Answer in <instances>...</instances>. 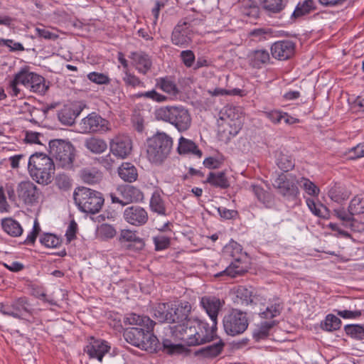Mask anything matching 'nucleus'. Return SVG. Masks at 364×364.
Segmentation results:
<instances>
[{"label":"nucleus","mask_w":364,"mask_h":364,"mask_svg":"<svg viewBox=\"0 0 364 364\" xmlns=\"http://www.w3.org/2000/svg\"><path fill=\"white\" fill-rule=\"evenodd\" d=\"M156 87L169 95L171 99H175L180 93V90L171 77H160L156 80Z\"/></svg>","instance_id":"bb28decb"},{"label":"nucleus","mask_w":364,"mask_h":364,"mask_svg":"<svg viewBox=\"0 0 364 364\" xmlns=\"http://www.w3.org/2000/svg\"><path fill=\"white\" fill-rule=\"evenodd\" d=\"M119 176L125 182L132 183L137 180L138 172L134 164L123 162L117 169Z\"/></svg>","instance_id":"c85d7f7f"},{"label":"nucleus","mask_w":364,"mask_h":364,"mask_svg":"<svg viewBox=\"0 0 364 364\" xmlns=\"http://www.w3.org/2000/svg\"><path fill=\"white\" fill-rule=\"evenodd\" d=\"M85 146L95 154L104 153L107 149V144L105 139L98 136H91L85 139Z\"/></svg>","instance_id":"473e14b6"},{"label":"nucleus","mask_w":364,"mask_h":364,"mask_svg":"<svg viewBox=\"0 0 364 364\" xmlns=\"http://www.w3.org/2000/svg\"><path fill=\"white\" fill-rule=\"evenodd\" d=\"M204 183L221 189H226L230 187L229 181L223 171L210 172Z\"/></svg>","instance_id":"7c9ffc66"},{"label":"nucleus","mask_w":364,"mask_h":364,"mask_svg":"<svg viewBox=\"0 0 364 364\" xmlns=\"http://www.w3.org/2000/svg\"><path fill=\"white\" fill-rule=\"evenodd\" d=\"M296 183L309 196H317L319 194V188L309 178L302 177L300 178V180L296 181Z\"/></svg>","instance_id":"de8ad7c7"},{"label":"nucleus","mask_w":364,"mask_h":364,"mask_svg":"<svg viewBox=\"0 0 364 364\" xmlns=\"http://www.w3.org/2000/svg\"><path fill=\"white\" fill-rule=\"evenodd\" d=\"M306 203L311 212L316 216L325 218L328 215V208L321 203H316L312 198H307Z\"/></svg>","instance_id":"a19ab883"},{"label":"nucleus","mask_w":364,"mask_h":364,"mask_svg":"<svg viewBox=\"0 0 364 364\" xmlns=\"http://www.w3.org/2000/svg\"><path fill=\"white\" fill-rule=\"evenodd\" d=\"M348 210L354 215L364 213V193L358 194L351 199Z\"/></svg>","instance_id":"ea45409f"},{"label":"nucleus","mask_w":364,"mask_h":364,"mask_svg":"<svg viewBox=\"0 0 364 364\" xmlns=\"http://www.w3.org/2000/svg\"><path fill=\"white\" fill-rule=\"evenodd\" d=\"M73 198L80 211L90 214L99 213L105 201L100 192L83 186L75 190Z\"/></svg>","instance_id":"0eeeda50"},{"label":"nucleus","mask_w":364,"mask_h":364,"mask_svg":"<svg viewBox=\"0 0 364 364\" xmlns=\"http://www.w3.org/2000/svg\"><path fill=\"white\" fill-rule=\"evenodd\" d=\"M272 185L274 188L278 190L279 193L288 200H295L299 193L295 176H293L288 177L284 173L279 174Z\"/></svg>","instance_id":"f8f14e48"},{"label":"nucleus","mask_w":364,"mask_h":364,"mask_svg":"<svg viewBox=\"0 0 364 364\" xmlns=\"http://www.w3.org/2000/svg\"><path fill=\"white\" fill-rule=\"evenodd\" d=\"M338 316L342 317L344 319H355L358 318L363 314V311L361 310H337L335 309L333 311Z\"/></svg>","instance_id":"680f3d73"},{"label":"nucleus","mask_w":364,"mask_h":364,"mask_svg":"<svg viewBox=\"0 0 364 364\" xmlns=\"http://www.w3.org/2000/svg\"><path fill=\"white\" fill-rule=\"evenodd\" d=\"M110 346L107 341L100 339H95L90 337L88 344L84 348L90 358H97L100 362L102 361L104 355L109 352Z\"/></svg>","instance_id":"f3484780"},{"label":"nucleus","mask_w":364,"mask_h":364,"mask_svg":"<svg viewBox=\"0 0 364 364\" xmlns=\"http://www.w3.org/2000/svg\"><path fill=\"white\" fill-rule=\"evenodd\" d=\"M2 230L9 236L17 237L23 234V229L21 224L11 217L1 220Z\"/></svg>","instance_id":"cd10ccee"},{"label":"nucleus","mask_w":364,"mask_h":364,"mask_svg":"<svg viewBox=\"0 0 364 364\" xmlns=\"http://www.w3.org/2000/svg\"><path fill=\"white\" fill-rule=\"evenodd\" d=\"M87 78L92 82L97 85H107L110 80L109 77L103 73L92 72L87 75Z\"/></svg>","instance_id":"bf43d9fd"},{"label":"nucleus","mask_w":364,"mask_h":364,"mask_svg":"<svg viewBox=\"0 0 364 364\" xmlns=\"http://www.w3.org/2000/svg\"><path fill=\"white\" fill-rule=\"evenodd\" d=\"M216 331L217 327L214 326V323L210 327L207 323L196 322V331L198 332L196 338L198 343L196 346L202 345L217 339Z\"/></svg>","instance_id":"6ab92c4d"},{"label":"nucleus","mask_w":364,"mask_h":364,"mask_svg":"<svg viewBox=\"0 0 364 364\" xmlns=\"http://www.w3.org/2000/svg\"><path fill=\"white\" fill-rule=\"evenodd\" d=\"M173 139L164 132H156L146 139V158L153 165L161 166L169 158Z\"/></svg>","instance_id":"f03ea898"},{"label":"nucleus","mask_w":364,"mask_h":364,"mask_svg":"<svg viewBox=\"0 0 364 364\" xmlns=\"http://www.w3.org/2000/svg\"><path fill=\"white\" fill-rule=\"evenodd\" d=\"M341 320L336 316L329 314L325 319L321 322V328L327 332H333L341 328Z\"/></svg>","instance_id":"c9c22d12"},{"label":"nucleus","mask_w":364,"mask_h":364,"mask_svg":"<svg viewBox=\"0 0 364 364\" xmlns=\"http://www.w3.org/2000/svg\"><path fill=\"white\" fill-rule=\"evenodd\" d=\"M177 152L179 155L192 154L201 158L203 152L196 144L191 139L181 136L178 139Z\"/></svg>","instance_id":"393cba45"},{"label":"nucleus","mask_w":364,"mask_h":364,"mask_svg":"<svg viewBox=\"0 0 364 364\" xmlns=\"http://www.w3.org/2000/svg\"><path fill=\"white\" fill-rule=\"evenodd\" d=\"M16 80L31 92L40 95H44L50 87V82H46L43 76L31 72L28 67L22 68L17 73Z\"/></svg>","instance_id":"1a4fd4ad"},{"label":"nucleus","mask_w":364,"mask_h":364,"mask_svg":"<svg viewBox=\"0 0 364 364\" xmlns=\"http://www.w3.org/2000/svg\"><path fill=\"white\" fill-rule=\"evenodd\" d=\"M186 21H179L172 33V42L176 46L186 45L191 42L190 31Z\"/></svg>","instance_id":"5701e85b"},{"label":"nucleus","mask_w":364,"mask_h":364,"mask_svg":"<svg viewBox=\"0 0 364 364\" xmlns=\"http://www.w3.org/2000/svg\"><path fill=\"white\" fill-rule=\"evenodd\" d=\"M156 251L166 250L171 245V238L165 235H156L153 237Z\"/></svg>","instance_id":"4d7b16f0"},{"label":"nucleus","mask_w":364,"mask_h":364,"mask_svg":"<svg viewBox=\"0 0 364 364\" xmlns=\"http://www.w3.org/2000/svg\"><path fill=\"white\" fill-rule=\"evenodd\" d=\"M283 304L277 299L266 308V310L260 312L259 316L262 318L271 319L280 315L283 310Z\"/></svg>","instance_id":"4c0bfd02"},{"label":"nucleus","mask_w":364,"mask_h":364,"mask_svg":"<svg viewBox=\"0 0 364 364\" xmlns=\"http://www.w3.org/2000/svg\"><path fill=\"white\" fill-rule=\"evenodd\" d=\"M117 191L121 198L117 196L114 193H110L111 200L113 203L125 205L131 203L141 202L144 198L143 192L134 186H121Z\"/></svg>","instance_id":"ddd939ff"},{"label":"nucleus","mask_w":364,"mask_h":364,"mask_svg":"<svg viewBox=\"0 0 364 364\" xmlns=\"http://www.w3.org/2000/svg\"><path fill=\"white\" fill-rule=\"evenodd\" d=\"M249 269L250 262L246 256L241 255L235 258L223 272H220V275L226 274L235 278L245 274Z\"/></svg>","instance_id":"a211bd4d"},{"label":"nucleus","mask_w":364,"mask_h":364,"mask_svg":"<svg viewBox=\"0 0 364 364\" xmlns=\"http://www.w3.org/2000/svg\"><path fill=\"white\" fill-rule=\"evenodd\" d=\"M109 150L115 156L124 159L132 151V141L127 135H117L109 141Z\"/></svg>","instance_id":"4468645a"},{"label":"nucleus","mask_w":364,"mask_h":364,"mask_svg":"<svg viewBox=\"0 0 364 364\" xmlns=\"http://www.w3.org/2000/svg\"><path fill=\"white\" fill-rule=\"evenodd\" d=\"M187 329L185 331V337H183V343L187 346H196L198 343L196 335V325H193V322L191 321H186Z\"/></svg>","instance_id":"c03bdc74"},{"label":"nucleus","mask_w":364,"mask_h":364,"mask_svg":"<svg viewBox=\"0 0 364 364\" xmlns=\"http://www.w3.org/2000/svg\"><path fill=\"white\" fill-rule=\"evenodd\" d=\"M162 345L164 350L168 354L179 353L183 349V346L181 344H174L168 339H164Z\"/></svg>","instance_id":"052dcab7"},{"label":"nucleus","mask_w":364,"mask_h":364,"mask_svg":"<svg viewBox=\"0 0 364 364\" xmlns=\"http://www.w3.org/2000/svg\"><path fill=\"white\" fill-rule=\"evenodd\" d=\"M225 346V342L221 338H218L216 343L200 348L195 351L194 354L203 358L213 359L222 353Z\"/></svg>","instance_id":"b1692460"},{"label":"nucleus","mask_w":364,"mask_h":364,"mask_svg":"<svg viewBox=\"0 0 364 364\" xmlns=\"http://www.w3.org/2000/svg\"><path fill=\"white\" fill-rule=\"evenodd\" d=\"M123 81L127 85L132 87H137L143 84L139 78L134 75L132 74L129 70H124V76L123 77Z\"/></svg>","instance_id":"e2e57ef3"},{"label":"nucleus","mask_w":364,"mask_h":364,"mask_svg":"<svg viewBox=\"0 0 364 364\" xmlns=\"http://www.w3.org/2000/svg\"><path fill=\"white\" fill-rule=\"evenodd\" d=\"M0 312L6 316L26 320L30 323H37L39 321L37 318L38 310L26 296L15 299L11 305L1 306Z\"/></svg>","instance_id":"6e6552de"},{"label":"nucleus","mask_w":364,"mask_h":364,"mask_svg":"<svg viewBox=\"0 0 364 364\" xmlns=\"http://www.w3.org/2000/svg\"><path fill=\"white\" fill-rule=\"evenodd\" d=\"M80 129L82 133L103 134L110 130V123L100 114L92 112L80 122Z\"/></svg>","instance_id":"9b49d317"},{"label":"nucleus","mask_w":364,"mask_h":364,"mask_svg":"<svg viewBox=\"0 0 364 364\" xmlns=\"http://www.w3.org/2000/svg\"><path fill=\"white\" fill-rule=\"evenodd\" d=\"M200 304L210 318L214 326H216L218 316L224 301L215 296H204L200 298Z\"/></svg>","instance_id":"dca6fc26"},{"label":"nucleus","mask_w":364,"mask_h":364,"mask_svg":"<svg viewBox=\"0 0 364 364\" xmlns=\"http://www.w3.org/2000/svg\"><path fill=\"white\" fill-rule=\"evenodd\" d=\"M6 191L9 200L17 207L36 205L42 195L40 188L31 181H21L16 188L6 186Z\"/></svg>","instance_id":"20e7f679"},{"label":"nucleus","mask_w":364,"mask_h":364,"mask_svg":"<svg viewBox=\"0 0 364 364\" xmlns=\"http://www.w3.org/2000/svg\"><path fill=\"white\" fill-rule=\"evenodd\" d=\"M149 206L151 210L159 215H168L165 201L159 191H154L150 199Z\"/></svg>","instance_id":"72a5a7b5"},{"label":"nucleus","mask_w":364,"mask_h":364,"mask_svg":"<svg viewBox=\"0 0 364 364\" xmlns=\"http://www.w3.org/2000/svg\"><path fill=\"white\" fill-rule=\"evenodd\" d=\"M350 158L356 159L364 156V143L358 144L357 146L351 148L348 151Z\"/></svg>","instance_id":"774afa93"},{"label":"nucleus","mask_w":364,"mask_h":364,"mask_svg":"<svg viewBox=\"0 0 364 364\" xmlns=\"http://www.w3.org/2000/svg\"><path fill=\"white\" fill-rule=\"evenodd\" d=\"M235 295L237 302L242 305H249L254 303V300L257 298L252 287L238 286L235 289Z\"/></svg>","instance_id":"c756f323"},{"label":"nucleus","mask_w":364,"mask_h":364,"mask_svg":"<svg viewBox=\"0 0 364 364\" xmlns=\"http://www.w3.org/2000/svg\"><path fill=\"white\" fill-rule=\"evenodd\" d=\"M264 116L272 123L277 124L281 122L283 117V112L279 110H271L264 112Z\"/></svg>","instance_id":"338daca9"},{"label":"nucleus","mask_w":364,"mask_h":364,"mask_svg":"<svg viewBox=\"0 0 364 364\" xmlns=\"http://www.w3.org/2000/svg\"><path fill=\"white\" fill-rule=\"evenodd\" d=\"M77 230V223L74 220H71L65 232V237L68 242H70L76 239Z\"/></svg>","instance_id":"69168bd1"},{"label":"nucleus","mask_w":364,"mask_h":364,"mask_svg":"<svg viewBox=\"0 0 364 364\" xmlns=\"http://www.w3.org/2000/svg\"><path fill=\"white\" fill-rule=\"evenodd\" d=\"M315 9L314 0H304L299 2L292 14V17L296 18L309 14Z\"/></svg>","instance_id":"37998d69"},{"label":"nucleus","mask_w":364,"mask_h":364,"mask_svg":"<svg viewBox=\"0 0 364 364\" xmlns=\"http://www.w3.org/2000/svg\"><path fill=\"white\" fill-rule=\"evenodd\" d=\"M56 186L63 191H68L72 186V179L65 173H58L55 177Z\"/></svg>","instance_id":"6e6d98bb"},{"label":"nucleus","mask_w":364,"mask_h":364,"mask_svg":"<svg viewBox=\"0 0 364 364\" xmlns=\"http://www.w3.org/2000/svg\"><path fill=\"white\" fill-rule=\"evenodd\" d=\"M263 8L270 13L277 14L284 8L282 0H259Z\"/></svg>","instance_id":"8fccbe9b"},{"label":"nucleus","mask_w":364,"mask_h":364,"mask_svg":"<svg viewBox=\"0 0 364 364\" xmlns=\"http://www.w3.org/2000/svg\"><path fill=\"white\" fill-rule=\"evenodd\" d=\"M123 217L127 223L136 227L145 225L149 220L146 210L137 205L127 207L124 211Z\"/></svg>","instance_id":"2eb2a0df"},{"label":"nucleus","mask_w":364,"mask_h":364,"mask_svg":"<svg viewBox=\"0 0 364 364\" xmlns=\"http://www.w3.org/2000/svg\"><path fill=\"white\" fill-rule=\"evenodd\" d=\"M137 96L139 97L151 99L156 102H166L168 99V97L157 92L155 90L139 93Z\"/></svg>","instance_id":"13d9d810"},{"label":"nucleus","mask_w":364,"mask_h":364,"mask_svg":"<svg viewBox=\"0 0 364 364\" xmlns=\"http://www.w3.org/2000/svg\"><path fill=\"white\" fill-rule=\"evenodd\" d=\"M154 315L156 319L161 323H171L172 314L170 310V304L168 303L159 304L154 311Z\"/></svg>","instance_id":"e433bc0d"},{"label":"nucleus","mask_w":364,"mask_h":364,"mask_svg":"<svg viewBox=\"0 0 364 364\" xmlns=\"http://www.w3.org/2000/svg\"><path fill=\"white\" fill-rule=\"evenodd\" d=\"M55 164L50 156L43 153L32 154L28 168L31 178L39 184L48 185L53 181Z\"/></svg>","instance_id":"39448f33"},{"label":"nucleus","mask_w":364,"mask_h":364,"mask_svg":"<svg viewBox=\"0 0 364 364\" xmlns=\"http://www.w3.org/2000/svg\"><path fill=\"white\" fill-rule=\"evenodd\" d=\"M136 69L142 74H146L151 67V60L148 55L143 52H132L129 56Z\"/></svg>","instance_id":"a878e982"},{"label":"nucleus","mask_w":364,"mask_h":364,"mask_svg":"<svg viewBox=\"0 0 364 364\" xmlns=\"http://www.w3.org/2000/svg\"><path fill=\"white\" fill-rule=\"evenodd\" d=\"M350 195V191L341 183H335L330 186L327 192L328 197L337 203L347 200Z\"/></svg>","instance_id":"412c9836"},{"label":"nucleus","mask_w":364,"mask_h":364,"mask_svg":"<svg viewBox=\"0 0 364 364\" xmlns=\"http://www.w3.org/2000/svg\"><path fill=\"white\" fill-rule=\"evenodd\" d=\"M154 116L156 120L173 125L179 132L188 131L192 123L188 109L181 105L161 106L156 109Z\"/></svg>","instance_id":"7ed1b4c3"},{"label":"nucleus","mask_w":364,"mask_h":364,"mask_svg":"<svg viewBox=\"0 0 364 364\" xmlns=\"http://www.w3.org/2000/svg\"><path fill=\"white\" fill-rule=\"evenodd\" d=\"M80 175L81 179L88 184H95L101 180V174L98 171L87 168L81 170Z\"/></svg>","instance_id":"09e8293b"},{"label":"nucleus","mask_w":364,"mask_h":364,"mask_svg":"<svg viewBox=\"0 0 364 364\" xmlns=\"http://www.w3.org/2000/svg\"><path fill=\"white\" fill-rule=\"evenodd\" d=\"M187 325L186 322L178 323L171 327V336L176 341L183 342V337H185V331H186Z\"/></svg>","instance_id":"603ef678"},{"label":"nucleus","mask_w":364,"mask_h":364,"mask_svg":"<svg viewBox=\"0 0 364 364\" xmlns=\"http://www.w3.org/2000/svg\"><path fill=\"white\" fill-rule=\"evenodd\" d=\"M97 232L99 236L103 239H112L117 234V231L114 228L107 223L100 225L98 227Z\"/></svg>","instance_id":"864d4df0"},{"label":"nucleus","mask_w":364,"mask_h":364,"mask_svg":"<svg viewBox=\"0 0 364 364\" xmlns=\"http://www.w3.org/2000/svg\"><path fill=\"white\" fill-rule=\"evenodd\" d=\"M333 215L337 218L342 220L346 226H352V223L354 220V215L351 214L348 210L346 211L343 208L335 209L333 210Z\"/></svg>","instance_id":"5fc2aeb1"},{"label":"nucleus","mask_w":364,"mask_h":364,"mask_svg":"<svg viewBox=\"0 0 364 364\" xmlns=\"http://www.w3.org/2000/svg\"><path fill=\"white\" fill-rule=\"evenodd\" d=\"M82 112V108L76 105H65L58 112L60 122L65 125H72Z\"/></svg>","instance_id":"4be33fe9"},{"label":"nucleus","mask_w":364,"mask_h":364,"mask_svg":"<svg viewBox=\"0 0 364 364\" xmlns=\"http://www.w3.org/2000/svg\"><path fill=\"white\" fill-rule=\"evenodd\" d=\"M272 55L276 59L284 60L290 58L295 53V47H270Z\"/></svg>","instance_id":"79ce46f5"},{"label":"nucleus","mask_w":364,"mask_h":364,"mask_svg":"<svg viewBox=\"0 0 364 364\" xmlns=\"http://www.w3.org/2000/svg\"><path fill=\"white\" fill-rule=\"evenodd\" d=\"M251 191L261 203L266 208H271L274 203V198L272 193L265 191L262 186L257 184H252L250 186Z\"/></svg>","instance_id":"2f4dec72"},{"label":"nucleus","mask_w":364,"mask_h":364,"mask_svg":"<svg viewBox=\"0 0 364 364\" xmlns=\"http://www.w3.org/2000/svg\"><path fill=\"white\" fill-rule=\"evenodd\" d=\"M223 323L225 333L232 336L242 334L249 325L246 313L238 309H232L224 316Z\"/></svg>","instance_id":"9d476101"},{"label":"nucleus","mask_w":364,"mask_h":364,"mask_svg":"<svg viewBox=\"0 0 364 364\" xmlns=\"http://www.w3.org/2000/svg\"><path fill=\"white\" fill-rule=\"evenodd\" d=\"M49 154L57 167L66 170L73 169L76 149L71 142L63 139L50 140Z\"/></svg>","instance_id":"423d86ee"},{"label":"nucleus","mask_w":364,"mask_h":364,"mask_svg":"<svg viewBox=\"0 0 364 364\" xmlns=\"http://www.w3.org/2000/svg\"><path fill=\"white\" fill-rule=\"evenodd\" d=\"M172 314L171 323H178L191 321L188 316L191 311V306L188 301H181L178 306L170 304Z\"/></svg>","instance_id":"aec40b11"},{"label":"nucleus","mask_w":364,"mask_h":364,"mask_svg":"<svg viewBox=\"0 0 364 364\" xmlns=\"http://www.w3.org/2000/svg\"><path fill=\"white\" fill-rule=\"evenodd\" d=\"M248 58L250 65L253 68H259L263 64L268 62L269 54L266 50L261 49L251 53Z\"/></svg>","instance_id":"f704fd0d"},{"label":"nucleus","mask_w":364,"mask_h":364,"mask_svg":"<svg viewBox=\"0 0 364 364\" xmlns=\"http://www.w3.org/2000/svg\"><path fill=\"white\" fill-rule=\"evenodd\" d=\"M124 323L136 326L124 331L123 336L127 343L150 353L159 349V341L153 333L155 322L149 316L129 314L124 318Z\"/></svg>","instance_id":"f257e3e1"},{"label":"nucleus","mask_w":364,"mask_h":364,"mask_svg":"<svg viewBox=\"0 0 364 364\" xmlns=\"http://www.w3.org/2000/svg\"><path fill=\"white\" fill-rule=\"evenodd\" d=\"M144 240L142 238L138 237L134 240L127 244L125 248L127 250L138 252L142 250L144 248Z\"/></svg>","instance_id":"0e129e2a"},{"label":"nucleus","mask_w":364,"mask_h":364,"mask_svg":"<svg viewBox=\"0 0 364 364\" xmlns=\"http://www.w3.org/2000/svg\"><path fill=\"white\" fill-rule=\"evenodd\" d=\"M40 242L46 247L54 248L61 244V240L51 233H44L40 237Z\"/></svg>","instance_id":"3c124183"},{"label":"nucleus","mask_w":364,"mask_h":364,"mask_svg":"<svg viewBox=\"0 0 364 364\" xmlns=\"http://www.w3.org/2000/svg\"><path fill=\"white\" fill-rule=\"evenodd\" d=\"M275 325L274 321H264L261 323L253 331L252 336L256 341L267 338L269 335V331Z\"/></svg>","instance_id":"58836bf2"},{"label":"nucleus","mask_w":364,"mask_h":364,"mask_svg":"<svg viewBox=\"0 0 364 364\" xmlns=\"http://www.w3.org/2000/svg\"><path fill=\"white\" fill-rule=\"evenodd\" d=\"M346 333L355 340L364 339V326L360 324H347L344 326Z\"/></svg>","instance_id":"a18cd8bd"},{"label":"nucleus","mask_w":364,"mask_h":364,"mask_svg":"<svg viewBox=\"0 0 364 364\" xmlns=\"http://www.w3.org/2000/svg\"><path fill=\"white\" fill-rule=\"evenodd\" d=\"M277 164L281 170L287 172L294 167L295 163L291 156L281 152L277 156Z\"/></svg>","instance_id":"49530a36"}]
</instances>
